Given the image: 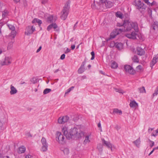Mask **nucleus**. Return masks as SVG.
Segmentation results:
<instances>
[{"mask_svg":"<svg viewBox=\"0 0 158 158\" xmlns=\"http://www.w3.org/2000/svg\"><path fill=\"white\" fill-rule=\"evenodd\" d=\"M123 27H122L120 29L122 32L128 31L134 29L135 31H133L131 34H127L125 35L127 38L133 39H135L138 36L137 32L138 31V24L136 22H134L129 20H124L123 23Z\"/></svg>","mask_w":158,"mask_h":158,"instance_id":"nucleus-1","label":"nucleus"},{"mask_svg":"<svg viewBox=\"0 0 158 158\" xmlns=\"http://www.w3.org/2000/svg\"><path fill=\"white\" fill-rule=\"evenodd\" d=\"M84 132L81 130L80 126H77L71 128L69 134L67 135V138L69 139L72 138H80L84 135Z\"/></svg>","mask_w":158,"mask_h":158,"instance_id":"nucleus-2","label":"nucleus"},{"mask_svg":"<svg viewBox=\"0 0 158 158\" xmlns=\"http://www.w3.org/2000/svg\"><path fill=\"white\" fill-rule=\"evenodd\" d=\"M69 8V3L67 2L61 12V15L60 17L62 19L65 20L67 18Z\"/></svg>","mask_w":158,"mask_h":158,"instance_id":"nucleus-3","label":"nucleus"},{"mask_svg":"<svg viewBox=\"0 0 158 158\" xmlns=\"http://www.w3.org/2000/svg\"><path fill=\"white\" fill-rule=\"evenodd\" d=\"M96 4L94 1L93 3L91 5V7L93 9H102V6L104 5L106 0H98Z\"/></svg>","mask_w":158,"mask_h":158,"instance_id":"nucleus-4","label":"nucleus"},{"mask_svg":"<svg viewBox=\"0 0 158 158\" xmlns=\"http://www.w3.org/2000/svg\"><path fill=\"white\" fill-rule=\"evenodd\" d=\"M12 61V59L10 57L6 56L2 59L0 63L2 66L8 65L10 64Z\"/></svg>","mask_w":158,"mask_h":158,"instance_id":"nucleus-5","label":"nucleus"},{"mask_svg":"<svg viewBox=\"0 0 158 158\" xmlns=\"http://www.w3.org/2000/svg\"><path fill=\"white\" fill-rule=\"evenodd\" d=\"M57 136L56 139L60 143L63 144L65 143V138L63 135L60 132H58L57 133Z\"/></svg>","mask_w":158,"mask_h":158,"instance_id":"nucleus-6","label":"nucleus"},{"mask_svg":"<svg viewBox=\"0 0 158 158\" xmlns=\"http://www.w3.org/2000/svg\"><path fill=\"white\" fill-rule=\"evenodd\" d=\"M122 30L120 29V28H116L115 30H114L111 32L110 35V37L107 40V41H108L111 39L114 38L117 35L122 33L121 30Z\"/></svg>","mask_w":158,"mask_h":158,"instance_id":"nucleus-7","label":"nucleus"},{"mask_svg":"<svg viewBox=\"0 0 158 158\" xmlns=\"http://www.w3.org/2000/svg\"><path fill=\"white\" fill-rule=\"evenodd\" d=\"M41 143L42 145L41 149V151H46L48 149V145L46 139L44 137H42L41 140Z\"/></svg>","mask_w":158,"mask_h":158,"instance_id":"nucleus-8","label":"nucleus"},{"mask_svg":"<svg viewBox=\"0 0 158 158\" xmlns=\"http://www.w3.org/2000/svg\"><path fill=\"white\" fill-rule=\"evenodd\" d=\"M124 68L126 73H128L130 74L133 75L135 73V70L130 65H125Z\"/></svg>","mask_w":158,"mask_h":158,"instance_id":"nucleus-9","label":"nucleus"},{"mask_svg":"<svg viewBox=\"0 0 158 158\" xmlns=\"http://www.w3.org/2000/svg\"><path fill=\"white\" fill-rule=\"evenodd\" d=\"M35 30V28L32 26H28L26 28L25 33L27 35H29L33 33Z\"/></svg>","mask_w":158,"mask_h":158,"instance_id":"nucleus-10","label":"nucleus"},{"mask_svg":"<svg viewBox=\"0 0 158 158\" xmlns=\"http://www.w3.org/2000/svg\"><path fill=\"white\" fill-rule=\"evenodd\" d=\"M69 119L67 116H63L59 117L58 119V123L59 124H63L68 121Z\"/></svg>","mask_w":158,"mask_h":158,"instance_id":"nucleus-11","label":"nucleus"},{"mask_svg":"<svg viewBox=\"0 0 158 158\" xmlns=\"http://www.w3.org/2000/svg\"><path fill=\"white\" fill-rule=\"evenodd\" d=\"M58 28V26L56 23H52L48 26L47 27V30L49 31L51 29L53 28L55 31H58L59 29Z\"/></svg>","mask_w":158,"mask_h":158,"instance_id":"nucleus-12","label":"nucleus"},{"mask_svg":"<svg viewBox=\"0 0 158 158\" xmlns=\"http://www.w3.org/2000/svg\"><path fill=\"white\" fill-rule=\"evenodd\" d=\"M113 3L111 2L107 1L106 0V1L105 3H104V5L102 6V9H101L103 10V8L104 9L105 8H110L113 6Z\"/></svg>","mask_w":158,"mask_h":158,"instance_id":"nucleus-13","label":"nucleus"},{"mask_svg":"<svg viewBox=\"0 0 158 158\" xmlns=\"http://www.w3.org/2000/svg\"><path fill=\"white\" fill-rule=\"evenodd\" d=\"M57 19L56 16L54 17L52 15H49L47 17V21L49 23H51L55 22Z\"/></svg>","mask_w":158,"mask_h":158,"instance_id":"nucleus-14","label":"nucleus"},{"mask_svg":"<svg viewBox=\"0 0 158 158\" xmlns=\"http://www.w3.org/2000/svg\"><path fill=\"white\" fill-rule=\"evenodd\" d=\"M86 63V61L84 60L82 63L81 67L78 70V73L79 74H81L84 72L85 70V69L84 67Z\"/></svg>","mask_w":158,"mask_h":158,"instance_id":"nucleus-15","label":"nucleus"},{"mask_svg":"<svg viewBox=\"0 0 158 158\" xmlns=\"http://www.w3.org/2000/svg\"><path fill=\"white\" fill-rule=\"evenodd\" d=\"M135 3H136L135 6L138 9L140 10L142 9L143 10H145V8L143 7V5L144 4L143 3L142 4L141 1L139 0Z\"/></svg>","mask_w":158,"mask_h":158,"instance_id":"nucleus-16","label":"nucleus"},{"mask_svg":"<svg viewBox=\"0 0 158 158\" xmlns=\"http://www.w3.org/2000/svg\"><path fill=\"white\" fill-rule=\"evenodd\" d=\"M158 61V56L157 55H155L153 57L152 62L150 63V66L152 68L153 66L157 63Z\"/></svg>","mask_w":158,"mask_h":158,"instance_id":"nucleus-17","label":"nucleus"},{"mask_svg":"<svg viewBox=\"0 0 158 158\" xmlns=\"http://www.w3.org/2000/svg\"><path fill=\"white\" fill-rule=\"evenodd\" d=\"M103 143L104 145L106 146L108 148H110L112 151V144L109 141H106L104 139H102Z\"/></svg>","mask_w":158,"mask_h":158,"instance_id":"nucleus-18","label":"nucleus"},{"mask_svg":"<svg viewBox=\"0 0 158 158\" xmlns=\"http://www.w3.org/2000/svg\"><path fill=\"white\" fill-rule=\"evenodd\" d=\"M10 94L11 95H13L16 94L18 92L16 88L12 85L10 86Z\"/></svg>","mask_w":158,"mask_h":158,"instance_id":"nucleus-19","label":"nucleus"},{"mask_svg":"<svg viewBox=\"0 0 158 158\" xmlns=\"http://www.w3.org/2000/svg\"><path fill=\"white\" fill-rule=\"evenodd\" d=\"M90 136V135H87L85 136V139L83 142V144L84 145H86L87 144H88L90 142V139L89 138Z\"/></svg>","mask_w":158,"mask_h":158,"instance_id":"nucleus-20","label":"nucleus"},{"mask_svg":"<svg viewBox=\"0 0 158 158\" xmlns=\"http://www.w3.org/2000/svg\"><path fill=\"white\" fill-rule=\"evenodd\" d=\"M137 53L140 56H142L144 54L145 52L144 50L140 47L137 48Z\"/></svg>","mask_w":158,"mask_h":158,"instance_id":"nucleus-21","label":"nucleus"},{"mask_svg":"<svg viewBox=\"0 0 158 158\" xmlns=\"http://www.w3.org/2000/svg\"><path fill=\"white\" fill-rule=\"evenodd\" d=\"M152 28L155 31H158V22H154L152 25Z\"/></svg>","mask_w":158,"mask_h":158,"instance_id":"nucleus-22","label":"nucleus"},{"mask_svg":"<svg viewBox=\"0 0 158 158\" xmlns=\"http://www.w3.org/2000/svg\"><path fill=\"white\" fill-rule=\"evenodd\" d=\"M129 105L131 108H136L138 106V104L135 100L131 101Z\"/></svg>","mask_w":158,"mask_h":158,"instance_id":"nucleus-23","label":"nucleus"},{"mask_svg":"<svg viewBox=\"0 0 158 158\" xmlns=\"http://www.w3.org/2000/svg\"><path fill=\"white\" fill-rule=\"evenodd\" d=\"M62 131L64 135L66 136V137L67 138V135L69 134V133H68L67 127L66 126L63 127L62 129Z\"/></svg>","mask_w":158,"mask_h":158,"instance_id":"nucleus-24","label":"nucleus"},{"mask_svg":"<svg viewBox=\"0 0 158 158\" xmlns=\"http://www.w3.org/2000/svg\"><path fill=\"white\" fill-rule=\"evenodd\" d=\"M26 151V148L24 146H22L20 147L18 150L19 153H24Z\"/></svg>","mask_w":158,"mask_h":158,"instance_id":"nucleus-25","label":"nucleus"},{"mask_svg":"<svg viewBox=\"0 0 158 158\" xmlns=\"http://www.w3.org/2000/svg\"><path fill=\"white\" fill-rule=\"evenodd\" d=\"M115 47L118 50H120L122 49L123 48V44L121 43H115Z\"/></svg>","mask_w":158,"mask_h":158,"instance_id":"nucleus-26","label":"nucleus"},{"mask_svg":"<svg viewBox=\"0 0 158 158\" xmlns=\"http://www.w3.org/2000/svg\"><path fill=\"white\" fill-rule=\"evenodd\" d=\"M111 62V68L113 69H116L118 67L117 63L114 61H112Z\"/></svg>","mask_w":158,"mask_h":158,"instance_id":"nucleus-27","label":"nucleus"},{"mask_svg":"<svg viewBox=\"0 0 158 158\" xmlns=\"http://www.w3.org/2000/svg\"><path fill=\"white\" fill-rule=\"evenodd\" d=\"M16 31H11L10 34L9 36L11 40L14 39L16 36Z\"/></svg>","mask_w":158,"mask_h":158,"instance_id":"nucleus-28","label":"nucleus"},{"mask_svg":"<svg viewBox=\"0 0 158 158\" xmlns=\"http://www.w3.org/2000/svg\"><path fill=\"white\" fill-rule=\"evenodd\" d=\"M133 143L137 147H139L140 143V140L139 138L133 142Z\"/></svg>","mask_w":158,"mask_h":158,"instance_id":"nucleus-29","label":"nucleus"},{"mask_svg":"<svg viewBox=\"0 0 158 158\" xmlns=\"http://www.w3.org/2000/svg\"><path fill=\"white\" fill-rule=\"evenodd\" d=\"M61 150L63 152L64 154L65 155H68L69 152V149L67 148H61Z\"/></svg>","mask_w":158,"mask_h":158,"instance_id":"nucleus-30","label":"nucleus"},{"mask_svg":"<svg viewBox=\"0 0 158 158\" xmlns=\"http://www.w3.org/2000/svg\"><path fill=\"white\" fill-rule=\"evenodd\" d=\"M9 12L6 10H5L2 12V16L3 18L7 17L8 15Z\"/></svg>","mask_w":158,"mask_h":158,"instance_id":"nucleus-31","label":"nucleus"},{"mask_svg":"<svg viewBox=\"0 0 158 158\" xmlns=\"http://www.w3.org/2000/svg\"><path fill=\"white\" fill-rule=\"evenodd\" d=\"M35 22L38 23L39 25H40L42 23V21H41V20L39 19H34L32 21V23H34Z\"/></svg>","mask_w":158,"mask_h":158,"instance_id":"nucleus-32","label":"nucleus"},{"mask_svg":"<svg viewBox=\"0 0 158 158\" xmlns=\"http://www.w3.org/2000/svg\"><path fill=\"white\" fill-rule=\"evenodd\" d=\"M138 91L139 93H145L146 90L144 87L143 86L138 89Z\"/></svg>","mask_w":158,"mask_h":158,"instance_id":"nucleus-33","label":"nucleus"},{"mask_svg":"<svg viewBox=\"0 0 158 158\" xmlns=\"http://www.w3.org/2000/svg\"><path fill=\"white\" fill-rule=\"evenodd\" d=\"M14 43V41H11L8 43L7 47L8 50L12 48L13 47V44Z\"/></svg>","mask_w":158,"mask_h":158,"instance_id":"nucleus-34","label":"nucleus"},{"mask_svg":"<svg viewBox=\"0 0 158 158\" xmlns=\"http://www.w3.org/2000/svg\"><path fill=\"white\" fill-rule=\"evenodd\" d=\"M115 15L117 17L122 19L123 18V14L120 11H118L116 13Z\"/></svg>","mask_w":158,"mask_h":158,"instance_id":"nucleus-35","label":"nucleus"},{"mask_svg":"<svg viewBox=\"0 0 158 158\" xmlns=\"http://www.w3.org/2000/svg\"><path fill=\"white\" fill-rule=\"evenodd\" d=\"M158 128L156 129L155 131H153L151 134L152 136L156 137L158 135Z\"/></svg>","mask_w":158,"mask_h":158,"instance_id":"nucleus-36","label":"nucleus"},{"mask_svg":"<svg viewBox=\"0 0 158 158\" xmlns=\"http://www.w3.org/2000/svg\"><path fill=\"white\" fill-rule=\"evenodd\" d=\"M113 113L114 114H122V111L120 110H119L117 109H114L113 110Z\"/></svg>","mask_w":158,"mask_h":158,"instance_id":"nucleus-37","label":"nucleus"},{"mask_svg":"<svg viewBox=\"0 0 158 158\" xmlns=\"http://www.w3.org/2000/svg\"><path fill=\"white\" fill-rule=\"evenodd\" d=\"M7 26L9 28V29L12 31H15V27L13 25L10 24H8L7 25Z\"/></svg>","mask_w":158,"mask_h":158,"instance_id":"nucleus-38","label":"nucleus"},{"mask_svg":"<svg viewBox=\"0 0 158 158\" xmlns=\"http://www.w3.org/2000/svg\"><path fill=\"white\" fill-rule=\"evenodd\" d=\"M115 90V91L116 92H118L119 93H121L122 94H123L125 92L123 91V90L120 89H117V88H114Z\"/></svg>","mask_w":158,"mask_h":158,"instance_id":"nucleus-39","label":"nucleus"},{"mask_svg":"<svg viewBox=\"0 0 158 158\" xmlns=\"http://www.w3.org/2000/svg\"><path fill=\"white\" fill-rule=\"evenodd\" d=\"M51 91V89H50L47 88L45 89L43 91L44 94H45L50 92Z\"/></svg>","mask_w":158,"mask_h":158,"instance_id":"nucleus-40","label":"nucleus"},{"mask_svg":"<svg viewBox=\"0 0 158 158\" xmlns=\"http://www.w3.org/2000/svg\"><path fill=\"white\" fill-rule=\"evenodd\" d=\"M133 61L134 62L138 63L139 61V59L138 58V57L136 56H134L132 58Z\"/></svg>","mask_w":158,"mask_h":158,"instance_id":"nucleus-41","label":"nucleus"},{"mask_svg":"<svg viewBox=\"0 0 158 158\" xmlns=\"http://www.w3.org/2000/svg\"><path fill=\"white\" fill-rule=\"evenodd\" d=\"M136 69L138 72H139L143 70V69L142 66L140 65H139L136 68Z\"/></svg>","mask_w":158,"mask_h":158,"instance_id":"nucleus-42","label":"nucleus"},{"mask_svg":"<svg viewBox=\"0 0 158 158\" xmlns=\"http://www.w3.org/2000/svg\"><path fill=\"white\" fill-rule=\"evenodd\" d=\"M74 86H72L69 88L68 89L67 91L66 92L65 94V95L69 93L74 88Z\"/></svg>","mask_w":158,"mask_h":158,"instance_id":"nucleus-43","label":"nucleus"},{"mask_svg":"<svg viewBox=\"0 0 158 158\" xmlns=\"http://www.w3.org/2000/svg\"><path fill=\"white\" fill-rule=\"evenodd\" d=\"M149 142L151 143L150 144V147L152 148L154 145V141H152L150 139H148Z\"/></svg>","mask_w":158,"mask_h":158,"instance_id":"nucleus-44","label":"nucleus"},{"mask_svg":"<svg viewBox=\"0 0 158 158\" xmlns=\"http://www.w3.org/2000/svg\"><path fill=\"white\" fill-rule=\"evenodd\" d=\"M158 94V88H156L155 90L154 93L153 94V97L157 95Z\"/></svg>","mask_w":158,"mask_h":158,"instance_id":"nucleus-45","label":"nucleus"},{"mask_svg":"<svg viewBox=\"0 0 158 158\" xmlns=\"http://www.w3.org/2000/svg\"><path fill=\"white\" fill-rule=\"evenodd\" d=\"M91 54L92 55V57L91 58V60H93L95 57V54L94 52L92 51L91 52Z\"/></svg>","mask_w":158,"mask_h":158,"instance_id":"nucleus-46","label":"nucleus"},{"mask_svg":"<svg viewBox=\"0 0 158 158\" xmlns=\"http://www.w3.org/2000/svg\"><path fill=\"white\" fill-rule=\"evenodd\" d=\"M110 46L111 47H113L114 46H115V43H114V41L111 42Z\"/></svg>","mask_w":158,"mask_h":158,"instance_id":"nucleus-47","label":"nucleus"},{"mask_svg":"<svg viewBox=\"0 0 158 158\" xmlns=\"http://www.w3.org/2000/svg\"><path fill=\"white\" fill-rule=\"evenodd\" d=\"M97 148L99 149V150L100 151H102V146L101 145L99 144Z\"/></svg>","mask_w":158,"mask_h":158,"instance_id":"nucleus-48","label":"nucleus"},{"mask_svg":"<svg viewBox=\"0 0 158 158\" xmlns=\"http://www.w3.org/2000/svg\"><path fill=\"white\" fill-rule=\"evenodd\" d=\"M154 129V128H148V132L149 133H150Z\"/></svg>","mask_w":158,"mask_h":158,"instance_id":"nucleus-49","label":"nucleus"},{"mask_svg":"<svg viewBox=\"0 0 158 158\" xmlns=\"http://www.w3.org/2000/svg\"><path fill=\"white\" fill-rule=\"evenodd\" d=\"M65 55L64 54L60 56V59L61 60H63L65 58Z\"/></svg>","mask_w":158,"mask_h":158,"instance_id":"nucleus-50","label":"nucleus"},{"mask_svg":"<svg viewBox=\"0 0 158 158\" xmlns=\"http://www.w3.org/2000/svg\"><path fill=\"white\" fill-rule=\"evenodd\" d=\"M98 127L100 128L101 131H102V127L100 122H99L98 123Z\"/></svg>","mask_w":158,"mask_h":158,"instance_id":"nucleus-51","label":"nucleus"},{"mask_svg":"<svg viewBox=\"0 0 158 158\" xmlns=\"http://www.w3.org/2000/svg\"><path fill=\"white\" fill-rule=\"evenodd\" d=\"M143 1L148 5H150V3L148 1L149 0H143Z\"/></svg>","mask_w":158,"mask_h":158,"instance_id":"nucleus-52","label":"nucleus"},{"mask_svg":"<svg viewBox=\"0 0 158 158\" xmlns=\"http://www.w3.org/2000/svg\"><path fill=\"white\" fill-rule=\"evenodd\" d=\"M156 4V2L155 1H153L152 3H151L150 4V5H151V6H152L153 5H154Z\"/></svg>","mask_w":158,"mask_h":158,"instance_id":"nucleus-53","label":"nucleus"},{"mask_svg":"<svg viewBox=\"0 0 158 158\" xmlns=\"http://www.w3.org/2000/svg\"><path fill=\"white\" fill-rule=\"evenodd\" d=\"M48 0H42V3L43 4H44L47 2Z\"/></svg>","mask_w":158,"mask_h":158,"instance_id":"nucleus-54","label":"nucleus"},{"mask_svg":"<svg viewBox=\"0 0 158 158\" xmlns=\"http://www.w3.org/2000/svg\"><path fill=\"white\" fill-rule=\"evenodd\" d=\"M41 48H42V47L41 46H40L39 47V48L36 51V52L38 53V52H39L41 50Z\"/></svg>","mask_w":158,"mask_h":158,"instance_id":"nucleus-55","label":"nucleus"},{"mask_svg":"<svg viewBox=\"0 0 158 158\" xmlns=\"http://www.w3.org/2000/svg\"><path fill=\"white\" fill-rule=\"evenodd\" d=\"M35 79V78H33L32 79V80H31V82H32L33 83H35L36 82V80L35 79V80H34V79Z\"/></svg>","mask_w":158,"mask_h":158,"instance_id":"nucleus-56","label":"nucleus"},{"mask_svg":"<svg viewBox=\"0 0 158 158\" xmlns=\"http://www.w3.org/2000/svg\"><path fill=\"white\" fill-rule=\"evenodd\" d=\"M70 51V50L68 48H67L66 49V51L65 52V53H68Z\"/></svg>","mask_w":158,"mask_h":158,"instance_id":"nucleus-57","label":"nucleus"},{"mask_svg":"<svg viewBox=\"0 0 158 158\" xmlns=\"http://www.w3.org/2000/svg\"><path fill=\"white\" fill-rule=\"evenodd\" d=\"M154 149L153 148L152 150L149 153V154H148V156H150L151 154H152V153L154 152Z\"/></svg>","mask_w":158,"mask_h":158,"instance_id":"nucleus-58","label":"nucleus"},{"mask_svg":"<svg viewBox=\"0 0 158 158\" xmlns=\"http://www.w3.org/2000/svg\"><path fill=\"white\" fill-rule=\"evenodd\" d=\"M31 156L30 155H27L25 156V158H31Z\"/></svg>","mask_w":158,"mask_h":158,"instance_id":"nucleus-59","label":"nucleus"},{"mask_svg":"<svg viewBox=\"0 0 158 158\" xmlns=\"http://www.w3.org/2000/svg\"><path fill=\"white\" fill-rule=\"evenodd\" d=\"M75 48V45H72L71 46V49L72 50L74 49Z\"/></svg>","mask_w":158,"mask_h":158,"instance_id":"nucleus-60","label":"nucleus"},{"mask_svg":"<svg viewBox=\"0 0 158 158\" xmlns=\"http://www.w3.org/2000/svg\"><path fill=\"white\" fill-rule=\"evenodd\" d=\"M78 23V22H77L74 25V29H75L76 27H77V24Z\"/></svg>","mask_w":158,"mask_h":158,"instance_id":"nucleus-61","label":"nucleus"},{"mask_svg":"<svg viewBox=\"0 0 158 158\" xmlns=\"http://www.w3.org/2000/svg\"><path fill=\"white\" fill-rule=\"evenodd\" d=\"M123 25L122 24V25H121L120 23H118L117 24V26H119V27H120V26H122Z\"/></svg>","mask_w":158,"mask_h":158,"instance_id":"nucleus-62","label":"nucleus"},{"mask_svg":"<svg viewBox=\"0 0 158 158\" xmlns=\"http://www.w3.org/2000/svg\"><path fill=\"white\" fill-rule=\"evenodd\" d=\"M59 71V69H56V70L54 71V73H56L58 71Z\"/></svg>","mask_w":158,"mask_h":158,"instance_id":"nucleus-63","label":"nucleus"},{"mask_svg":"<svg viewBox=\"0 0 158 158\" xmlns=\"http://www.w3.org/2000/svg\"><path fill=\"white\" fill-rule=\"evenodd\" d=\"M3 158H10V157L8 156H4Z\"/></svg>","mask_w":158,"mask_h":158,"instance_id":"nucleus-64","label":"nucleus"}]
</instances>
